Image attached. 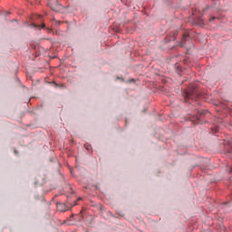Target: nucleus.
Segmentation results:
<instances>
[{
    "mask_svg": "<svg viewBox=\"0 0 232 232\" xmlns=\"http://www.w3.org/2000/svg\"><path fill=\"white\" fill-rule=\"evenodd\" d=\"M52 10L57 11V9H55V8H53V7H52Z\"/></svg>",
    "mask_w": 232,
    "mask_h": 232,
    "instance_id": "obj_7",
    "label": "nucleus"
},
{
    "mask_svg": "<svg viewBox=\"0 0 232 232\" xmlns=\"http://www.w3.org/2000/svg\"><path fill=\"white\" fill-rule=\"evenodd\" d=\"M87 148V150H90V147H86Z\"/></svg>",
    "mask_w": 232,
    "mask_h": 232,
    "instance_id": "obj_10",
    "label": "nucleus"
},
{
    "mask_svg": "<svg viewBox=\"0 0 232 232\" xmlns=\"http://www.w3.org/2000/svg\"><path fill=\"white\" fill-rule=\"evenodd\" d=\"M215 17L210 18V21H214Z\"/></svg>",
    "mask_w": 232,
    "mask_h": 232,
    "instance_id": "obj_6",
    "label": "nucleus"
},
{
    "mask_svg": "<svg viewBox=\"0 0 232 232\" xmlns=\"http://www.w3.org/2000/svg\"><path fill=\"white\" fill-rule=\"evenodd\" d=\"M38 19H41V15H38Z\"/></svg>",
    "mask_w": 232,
    "mask_h": 232,
    "instance_id": "obj_8",
    "label": "nucleus"
},
{
    "mask_svg": "<svg viewBox=\"0 0 232 232\" xmlns=\"http://www.w3.org/2000/svg\"><path fill=\"white\" fill-rule=\"evenodd\" d=\"M57 208L60 211H66V208H64L66 206L64 204H58Z\"/></svg>",
    "mask_w": 232,
    "mask_h": 232,
    "instance_id": "obj_1",
    "label": "nucleus"
},
{
    "mask_svg": "<svg viewBox=\"0 0 232 232\" xmlns=\"http://www.w3.org/2000/svg\"><path fill=\"white\" fill-rule=\"evenodd\" d=\"M188 37H189V34H183V43H186V39H188Z\"/></svg>",
    "mask_w": 232,
    "mask_h": 232,
    "instance_id": "obj_2",
    "label": "nucleus"
},
{
    "mask_svg": "<svg viewBox=\"0 0 232 232\" xmlns=\"http://www.w3.org/2000/svg\"><path fill=\"white\" fill-rule=\"evenodd\" d=\"M44 26H45V25H44V24H43V25H42V28H44Z\"/></svg>",
    "mask_w": 232,
    "mask_h": 232,
    "instance_id": "obj_9",
    "label": "nucleus"
},
{
    "mask_svg": "<svg viewBox=\"0 0 232 232\" xmlns=\"http://www.w3.org/2000/svg\"><path fill=\"white\" fill-rule=\"evenodd\" d=\"M31 26H33V28H41V25H37L35 24H31Z\"/></svg>",
    "mask_w": 232,
    "mask_h": 232,
    "instance_id": "obj_3",
    "label": "nucleus"
},
{
    "mask_svg": "<svg viewBox=\"0 0 232 232\" xmlns=\"http://www.w3.org/2000/svg\"><path fill=\"white\" fill-rule=\"evenodd\" d=\"M180 46H184V42H182V43L180 44Z\"/></svg>",
    "mask_w": 232,
    "mask_h": 232,
    "instance_id": "obj_5",
    "label": "nucleus"
},
{
    "mask_svg": "<svg viewBox=\"0 0 232 232\" xmlns=\"http://www.w3.org/2000/svg\"><path fill=\"white\" fill-rule=\"evenodd\" d=\"M187 97H188V99H191V94H189V92H187Z\"/></svg>",
    "mask_w": 232,
    "mask_h": 232,
    "instance_id": "obj_4",
    "label": "nucleus"
}]
</instances>
